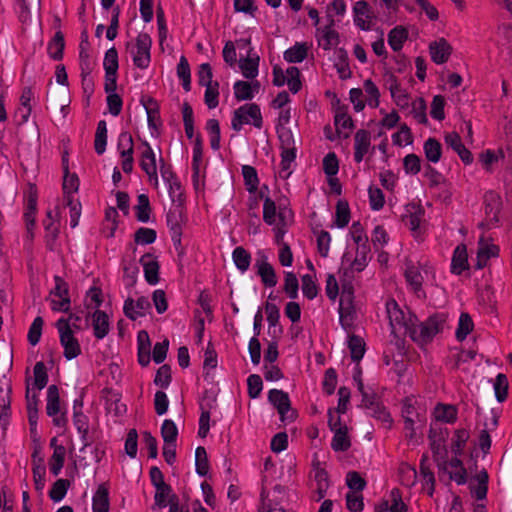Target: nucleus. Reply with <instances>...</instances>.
<instances>
[{
  "mask_svg": "<svg viewBox=\"0 0 512 512\" xmlns=\"http://www.w3.org/2000/svg\"><path fill=\"white\" fill-rule=\"evenodd\" d=\"M446 318L447 316L444 313L433 314L423 322H418L417 318L414 317V319L410 318L408 322H405L404 326L414 342L426 344L443 329Z\"/></svg>",
  "mask_w": 512,
  "mask_h": 512,
  "instance_id": "f257e3e1",
  "label": "nucleus"
},
{
  "mask_svg": "<svg viewBox=\"0 0 512 512\" xmlns=\"http://www.w3.org/2000/svg\"><path fill=\"white\" fill-rule=\"evenodd\" d=\"M252 123L256 128L262 127L260 107L255 104H245L234 111L231 126L234 131H240L244 124Z\"/></svg>",
  "mask_w": 512,
  "mask_h": 512,
  "instance_id": "f03ea898",
  "label": "nucleus"
},
{
  "mask_svg": "<svg viewBox=\"0 0 512 512\" xmlns=\"http://www.w3.org/2000/svg\"><path fill=\"white\" fill-rule=\"evenodd\" d=\"M354 289L350 282H344L341 285L339 315L340 323L344 329L352 326L355 317V308L353 304Z\"/></svg>",
  "mask_w": 512,
  "mask_h": 512,
  "instance_id": "7ed1b4c3",
  "label": "nucleus"
},
{
  "mask_svg": "<svg viewBox=\"0 0 512 512\" xmlns=\"http://www.w3.org/2000/svg\"><path fill=\"white\" fill-rule=\"evenodd\" d=\"M56 327L60 335L61 345L64 348V356L68 360L76 358L81 353V348L78 340L74 337L69 319L60 318L56 322Z\"/></svg>",
  "mask_w": 512,
  "mask_h": 512,
  "instance_id": "20e7f679",
  "label": "nucleus"
},
{
  "mask_svg": "<svg viewBox=\"0 0 512 512\" xmlns=\"http://www.w3.org/2000/svg\"><path fill=\"white\" fill-rule=\"evenodd\" d=\"M268 400L277 409L282 422L295 420L297 413L291 408L290 399L286 392L272 389L269 391Z\"/></svg>",
  "mask_w": 512,
  "mask_h": 512,
  "instance_id": "39448f33",
  "label": "nucleus"
},
{
  "mask_svg": "<svg viewBox=\"0 0 512 512\" xmlns=\"http://www.w3.org/2000/svg\"><path fill=\"white\" fill-rule=\"evenodd\" d=\"M105 92L115 91L117 88L118 53L115 47L108 49L104 56Z\"/></svg>",
  "mask_w": 512,
  "mask_h": 512,
  "instance_id": "423d86ee",
  "label": "nucleus"
},
{
  "mask_svg": "<svg viewBox=\"0 0 512 512\" xmlns=\"http://www.w3.org/2000/svg\"><path fill=\"white\" fill-rule=\"evenodd\" d=\"M47 415L53 417V424L58 427L66 425L65 413H61L59 390L56 385H50L47 389Z\"/></svg>",
  "mask_w": 512,
  "mask_h": 512,
  "instance_id": "0eeeda50",
  "label": "nucleus"
},
{
  "mask_svg": "<svg viewBox=\"0 0 512 512\" xmlns=\"http://www.w3.org/2000/svg\"><path fill=\"white\" fill-rule=\"evenodd\" d=\"M152 40L147 33H140L136 38L135 50L132 51L133 62L140 69H146L150 63Z\"/></svg>",
  "mask_w": 512,
  "mask_h": 512,
  "instance_id": "6e6552de",
  "label": "nucleus"
},
{
  "mask_svg": "<svg viewBox=\"0 0 512 512\" xmlns=\"http://www.w3.org/2000/svg\"><path fill=\"white\" fill-rule=\"evenodd\" d=\"M255 267L257 268V274L261 277L265 286L274 287L277 284V277L274 268L268 262V258L265 253L258 252Z\"/></svg>",
  "mask_w": 512,
  "mask_h": 512,
  "instance_id": "1a4fd4ad",
  "label": "nucleus"
},
{
  "mask_svg": "<svg viewBox=\"0 0 512 512\" xmlns=\"http://www.w3.org/2000/svg\"><path fill=\"white\" fill-rule=\"evenodd\" d=\"M499 255V247L490 243L483 235L478 241L477 261L475 264L476 269H483L490 258Z\"/></svg>",
  "mask_w": 512,
  "mask_h": 512,
  "instance_id": "9d476101",
  "label": "nucleus"
},
{
  "mask_svg": "<svg viewBox=\"0 0 512 512\" xmlns=\"http://www.w3.org/2000/svg\"><path fill=\"white\" fill-rule=\"evenodd\" d=\"M151 308V304L146 297H139L136 301L132 298H127L124 302V314L131 320H136L138 317H143Z\"/></svg>",
  "mask_w": 512,
  "mask_h": 512,
  "instance_id": "9b49d317",
  "label": "nucleus"
},
{
  "mask_svg": "<svg viewBox=\"0 0 512 512\" xmlns=\"http://www.w3.org/2000/svg\"><path fill=\"white\" fill-rule=\"evenodd\" d=\"M144 150L141 153V168L148 175L150 181L154 180L155 184L158 183L157 177V166H156V156L153 152L152 148L147 142L143 143Z\"/></svg>",
  "mask_w": 512,
  "mask_h": 512,
  "instance_id": "f8f14e48",
  "label": "nucleus"
},
{
  "mask_svg": "<svg viewBox=\"0 0 512 512\" xmlns=\"http://www.w3.org/2000/svg\"><path fill=\"white\" fill-rule=\"evenodd\" d=\"M484 204L486 218L490 222L498 224V215L502 207L500 195L495 193L494 191H488L484 196Z\"/></svg>",
  "mask_w": 512,
  "mask_h": 512,
  "instance_id": "ddd939ff",
  "label": "nucleus"
},
{
  "mask_svg": "<svg viewBox=\"0 0 512 512\" xmlns=\"http://www.w3.org/2000/svg\"><path fill=\"white\" fill-rule=\"evenodd\" d=\"M431 59L436 64H443L447 62L451 53L452 47L444 38L431 42L429 45Z\"/></svg>",
  "mask_w": 512,
  "mask_h": 512,
  "instance_id": "4468645a",
  "label": "nucleus"
},
{
  "mask_svg": "<svg viewBox=\"0 0 512 512\" xmlns=\"http://www.w3.org/2000/svg\"><path fill=\"white\" fill-rule=\"evenodd\" d=\"M371 146V134L369 131L360 129L354 136V160L360 163Z\"/></svg>",
  "mask_w": 512,
  "mask_h": 512,
  "instance_id": "2eb2a0df",
  "label": "nucleus"
},
{
  "mask_svg": "<svg viewBox=\"0 0 512 512\" xmlns=\"http://www.w3.org/2000/svg\"><path fill=\"white\" fill-rule=\"evenodd\" d=\"M140 263L144 268L146 281L151 285L157 284L159 282V263L156 258L152 254L146 253L141 257Z\"/></svg>",
  "mask_w": 512,
  "mask_h": 512,
  "instance_id": "dca6fc26",
  "label": "nucleus"
},
{
  "mask_svg": "<svg viewBox=\"0 0 512 512\" xmlns=\"http://www.w3.org/2000/svg\"><path fill=\"white\" fill-rule=\"evenodd\" d=\"M125 144L128 148L121 151V156L124 158L122 170L125 173H130L133 169V139L128 132H122L119 136V146H124Z\"/></svg>",
  "mask_w": 512,
  "mask_h": 512,
  "instance_id": "f3484780",
  "label": "nucleus"
},
{
  "mask_svg": "<svg viewBox=\"0 0 512 512\" xmlns=\"http://www.w3.org/2000/svg\"><path fill=\"white\" fill-rule=\"evenodd\" d=\"M445 142L461 158L465 164H470L473 160L471 152L464 146L458 133L452 132L445 135Z\"/></svg>",
  "mask_w": 512,
  "mask_h": 512,
  "instance_id": "a211bd4d",
  "label": "nucleus"
},
{
  "mask_svg": "<svg viewBox=\"0 0 512 512\" xmlns=\"http://www.w3.org/2000/svg\"><path fill=\"white\" fill-rule=\"evenodd\" d=\"M355 23L362 30L370 29V22L373 18L372 12L370 11L369 5L366 1H357L354 5Z\"/></svg>",
  "mask_w": 512,
  "mask_h": 512,
  "instance_id": "6ab92c4d",
  "label": "nucleus"
},
{
  "mask_svg": "<svg viewBox=\"0 0 512 512\" xmlns=\"http://www.w3.org/2000/svg\"><path fill=\"white\" fill-rule=\"evenodd\" d=\"M259 56L248 50L247 56L239 60V68L247 79H254L258 75Z\"/></svg>",
  "mask_w": 512,
  "mask_h": 512,
  "instance_id": "aec40b11",
  "label": "nucleus"
},
{
  "mask_svg": "<svg viewBox=\"0 0 512 512\" xmlns=\"http://www.w3.org/2000/svg\"><path fill=\"white\" fill-rule=\"evenodd\" d=\"M36 206H37L36 189L34 187H30V192H29V196H28V200H27V208H26V212L24 213L26 229H27V233H28L30 239L33 238L32 230L35 225Z\"/></svg>",
  "mask_w": 512,
  "mask_h": 512,
  "instance_id": "412c9836",
  "label": "nucleus"
},
{
  "mask_svg": "<svg viewBox=\"0 0 512 512\" xmlns=\"http://www.w3.org/2000/svg\"><path fill=\"white\" fill-rule=\"evenodd\" d=\"M92 326L97 339L104 338L109 332L108 315L99 309L92 314Z\"/></svg>",
  "mask_w": 512,
  "mask_h": 512,
  "instance_id": "4be33fe9",
  "label": "nucleus"
},
{
  "mask_svg": "<svg viewBox=\"0 0 512 512\" xmlns=\"http://www.w3.org/2000/svg\"><path fill=\"white\" fill-rule=\"evenodd\" d=\"M93 512H109V491L105 484H100L92 499Z\"/></svg>",
  "mask_w": 512,
  "mask_h": 512,
  "instance_id": "5701e85b",
  "label": "nucleus"
},
{
  "mask_svg": "<svg viewBox=\"0 0 512 512\" xmlns=\"http://www.w3.org/2000/svg\"><path fill=\"white\" fill-rule=\"evenodd\" d=\"M334 436L332 439L331 447L334 451H347L351 446V441L348 436L347 426H340L333 428Z\"/></svg>",
  "mask_w": 512,
  "mask_h": 512,
  "instance_id": "b1692460",
  "label": "nucleus"
},
{
  "mask_svg": "<svg viewBox=\"0 0 512 512\" xmlns=\"http://www.w3.org/2000/svg\"><path fill=\"white\" fill-rule=\"evenodd\" d=\"M468 268L467 249L464 244L458 245L454 251L451 263V271L455 274H461Z\"/></svg>",
  "mask_w": 512,
  "mask_h": 512,
  "instance_id": "393cba45",
  "label": "nucleus"
},
{
  "mask_svg": "<svg viewBox=\"0 0 512 512\" xmlns=\"http://www.w3.org/2000/svg\"><path fill=\"white\" fill-rule=\"evenodd\" d=\"M315 481L317 488L314 492L316 495L314 499L316 502H319L325 497L330 484L327 471L323 468H320L318 464L315 468Z\"/></svg>",
  "mask_w": 512,
  "mask_h": 512,
  "instance_id": "a878e982",
  "label": "nucleus"
},
{
  "mask_svg": "<svg viewBox=\"0 0 512 512\" xmlns=\"http://www.w3.org/2000/svg\"><path fill=\"white\" fill-rule=\"evenodd\" d=\"M477 484L474 485L472 482L470 483L471 494L477 500H483L486 498L487 490H488V473L486 470L480 471L476 475Z\"/></svg>",
  "mask_w": 512,
  "mask_h": 512,
  "instance_id": "bb28decb",
  "label": "nucleus"
},
{
  "mask_svg": "<svg viewBox=\"0 0 512 512\" xmlns=\"http://www.w3.org/2000/svg\"><path fill=\"white\" fill-rule=\"evenodd\" d=\"M181 216V212L178 209L170 210L167 214V224L170 227L172 233V240L175 244H180L181 242V226L179 222V218Z\"/></svg>",
  "mask_w": 512,
  "mask_h": 512,
  "instance_id": "cd10ccee",
  "label": "nucleus"
},
{
  "mask_svg": "<svg viewBox=\"0 0 512 512\" xmlns=\"http://www.w3.org/2000/svg\"><path fill=\"white\" fill-rule=\"evenodd\" d=\"M407 38V30L402 26H397L389 32L388 43L394 51H399L402 49L403 43Z\"/></svg>",
  "mask_w": 512,
  "mask_h": 512,
  "instance_id": "c85d7f7f",
  "label": "nucleus"
},
{
  "mask_svg": "<svg viewBox=\"0 0 512 512\" xmlns=\"http://www.w3.org/2000/svg\"><path fill=\"white\" fill-rule=\"evenodd\" d=\"M425 157L432 163H437L442 154V147L438 140L435 138H429L425 141L424 146Z\"/></svg>",
  "mask_w": 512,
  "mask_h": 512,
  "instance_id": "c756f323",
  "label": "nucleus"
},
{
  "mask_svg": "<svg viewBox=\"0 0 512 512\" xmlns=\"http://www.w3.org/2000/svg\"><path fill=\"white\" fill-rule=\"evenodd\" d=\"M308 47L305 43H296L284 52V59L289 63L302 62L307 57Z\"/></svg>",
  "mask_w": 512,
  "mask_h": 512,
  "instance_id": "7c9ffc66",
  "label": "nucleus"
},
{
  "mask_svg": "<svg viewBox=\"0 0 512 512\" xmlns=\"http://www.w3.org/2000/svg\"><path fill=\"white\" fill-rule=\"evenodd\" d=\"M65 47L64 36L62 32L55 33L53 39L48 45V53L54 60H61L63 58V51Z\"/></svg>",
  "mask_w": 512,
  "mask_h": 512,
  "instance_id": "2f4dec72",
  "label": "nucleus"
},
{
  "mask_svg": "<svg viewBox=\"0 0 512 512\" xmlns=\"http://www.w3.org/2000/svg\"><path fill=\"white\" fill-rule=\"evenodd\" d=\"M474 328V323L471 316L468 313H461L459 317L458 328L456 330V338L458 341H463L466 339L468 334L472 332Z\"/></svg>",
  "mask_w": 512,
  "mask_h": 512,
  "instance_id": "473e14b6",
  "label": "nucleus"
},
{
  "mask_svg": "<svg viewBox=\"0 0 512 512\" xmlns=\"http://www.w3.org/2000/svg\"><path fill=\"white\" fill-rule=\"evenodd\" d=\"M233 261L236 267L241 271L245 272L248 270L251 263L250 253L241 246L236 247L232 253Z\"/></svg>",
  "mask_w": 512,
  "mask_h": 512,
  "instance_id": "72a5a7b5",
  "label": "nucleus"
},
{
  "mask_svg": "<svg viewBox=\"0 0 512 512\" xmlns=\"http://www.w3.org/2000/svg\"><path fill=\"white\" fill-rule=\"evenodd\" d=\"M348 347L351 352L352 360L355 362H359L365 353L364 340L357 335H351L348 341Z\"/></svg>",
  "mask_w": 512,
  "mask_h": 512,
  "instance_id": "f704fd0d",
  "label": "nucleus"
},
{
  "mask_svg": "<svg viewBox=\"0 0 512 512\" xmlns=\"http://www.w3.org/2000/svg\"><path fill=\"white\" fill-rule=\"evenodd\" d=\"M195 467L196 472L200 476H206L209 471V462L206 449L202 446L196 448L195 451Z\"/></svg>",
  "mask_w": 512,
  "mask_h": 512,
  "instance_id": "c9c22d12",
  "label": "nucleus"
},
{
  "mask_svg": "<svg viewBox=\"0 0 512 512\" xmlns=\"http://www.w3.org/2000/svg\"><path fill=\"white\" fill-rule=\"evenodd\" d=\"M65 447L64 446H55V450L50 459V471L53 475L57 476L61 469L63 468L65 461Z\"/></svg>",
  "mask_w": 512,
  "mask_h": 512,
  "instance_id": "e433bc0d",
  "label": "nucleus"
},
{
  "mask_svg": "<svg viewBox=\"0 0 512 512\" xmlns=\"http://www.w3.org/2000/svg\"><path fill=\"white\" fill-rule=\"evenodd\" d=\"M405 277L407 282L420 297L419 293L422 292L423 277L418 268L415 266H408L405 271Z\"/></svg>",
  "mask_w": 512,
  "mask_h": 512,
  "instance_id": "4c0bfd02",
  "label": "nucleus"
},
{
  "mask_svg": "<svg viewBox=\"0 0 512 512\" xmlns=\"http://www.w3.org/2000/svg\"><path fill=\"white\" fill-rule=\"evenodd\" d=\"M456 408L452 405L438 404L435 408V418L438 421L452 423L456 419Z\"/></svg>",
  "mask_w": 512,
  "mask_h": 512,
  "instance_id": "58836bf2",
  "label": "nucleus"
},
{
  "mask_svg": "<svg viewBox=\"0 0 512 512\" xmlns=\"http://www.w3.org/2000/svg\"><path fill=\"white\" fill-rule=\"evenodd\" d=\"M350 220V209L347 201L339 200L336 205V220L335 224L339 228L348 225Z\"/></svg>",
  "mask_w": 512,
  "mask_h": 512,
  "instance_id": "ea45409f",
  "label": "nucleus"
},
{
  "mask_svg": "<svg viewBox=\"0 0 512 512\" xmlns=\"http://www.w3.org/2000/svg\"><path fill=\"white\" fill-rule=\"evenodd\" d=\"M334 24V20H330V24L326 26L323 30V37L319 41V45L323 47L325 50H329L332 46L337 45L338 43V33L332 29Z\"/></svg>",
  "mask_w": 512,
  "mask_h": 512,
  "instance_id": "a19ab883",
  "label": "nucleus"
},
{
  "mask_svg": "<svg viewBox=\"0 0 512 512\" xmlns=\"http://www.w3.org/2000/svg\"><path fill=\"white\" fill-rule=\"evenodd\" d=\"M138 203L135 207L136 217L140 222H148L150 218V203L149 198L145 194L138 196Z\"/></svg>",
  "mask_w": 512,
  "mask_h": 512,
  "instance_id": "79ce46f5",
  "label": "nucleus"
},
{
  "mask_svg": "<svg viewBox=\"0 0 512 512\" xmlns=\"http://www.w3.org/2000/svg\"><path fill=\"white\" fill-rule=\"evenodd\" d=\"M431 449L433 452V456L435 461L438 464L439 470L446 471L447 470V461H446V455L447 451L442 445L441 441L433 440L431 442Z\"/></svg>",
  "mask_w": 512,
  "mask_h": 512,
  "instance_id": "37998d69",
  "label": "nucleus"
},
{
  "mask_svg": "<svg viewBox=\"0 0 512 512\" xmlns=\"http://www.w3.org/2000/svg\"><path fill=\"white\" fill-rule=\"evenodd\" d=\"M335 126L337 133H342L343 131H347L344 133V138L349 137V131L352 130L354 124L353 120L350 116H348L345 112H338L335 115Z\"/></svg>",
  "mask_w": 512,
  "mask_h": 512,
  "instance_id": "c03bdc74",
  "label": "nucleus"
},
{
  "mask_svg": "<svg viewBox=\"0 0 512 512\" xmlns=\"http://www.w3.org/2000/svg\"><path fill=\"white\" fill-rule=\"evenodd\" d=\"M107 144V126L104 120L98 123L95 135V151L98 154L104 153Z\"/></svg>",
  "mask_w": 512,
  "mask_h": 512,
  "instance_id": "a18cd8bd",
  "label": "nucleus"
},
{
  "mask_svg": "<svg viewBox=\"0 0 512 512\" xmlns=\"http://www.w3.org/2000/svg\"><path fill=\"white\" fill-rule=\"evenodd\" d=\"M161 436L164 443H176L178 429L172 420L166 419L163 421L161 426Z\"/></svg>",
  "mask_w": 512,
  "mask_h": 512,
  "instance_id": "49530a36",
  "label": "nucleus"
},
{
  "mask_svg": "<svg viewBox=\"0 0 512 512\" xmlns=\"http://www.w3.org/2000/svg\"><path fill=\"white\" fill-rule=\"evenodd\" d=\"M508 379L505 374H498L494 382L495 396L498 402H503L508 394Z\"/></svg>",
  "mask_w": 512,
  "mask_h": 512,
  "instance_id": "de8ad7c7",
  "label": "nucleus"
},
{
  "mask_svg": "<svg viewBox=\"0 0 512 512\" xmlns=\"http://www.w3.org/2000/svg\"><path fill=\"white\" fill-rule=\"evenodd\" d=\"M70 486V481L67 479H58L52 486L49 496L54 502H59L64 498Z\"/></svg>",
  "mask_w": 512,
  "mask_h": 512,
  "instance_id": "09e8293b",
  "label": "nucleus"
},
{
  "mask_svg": "<svg viewBox=\"0 0 512 512\" xmlns=\"http://www.w3.org/2000/svg\"><path fill=\"white\" fill-rule=\"evenodd\" d=\"M242 175L244 177L247 190L249 192L256 191L259 184L256 169L252 166L244 165L242 167Z\"/></svg>",
  "mask_w": 512,
  "mask_h": 512,
  "instance_id": "8fccbe9b",
  "label": "nucleus"
},
{
  "mask_svg": "<svg viewBox=\"0 0 512 512\" xmlns=\"http://www.w3.org/2000/svg\"><path fill=\"white\" fill-rule=\"evenodd\" d=\"M369 251L370 248L366 243L359 245L356 250V257L351 263L352 268L358 272L362 271L367 264V256Z\"/></svg>",
  "mask_w": 512,
  "mask_h": 512,
  "instance_id": "3c124183",
  "label": "nucleus"
},
{
  "mask_svg": "<svg viewBox=\"0 0 512 512\" xmlns=\"http://www.w3.org/2000/svg\"><path fill=\"white\" fill-rule=\"evenodd\" d=\"M64 180H63V190L65 194V198L67 199L71 193L77 192L79 189V179L76 174H69L68 166L64 167Z\"/></svg>",
  "mask_w": 512,
  "mask_h": 512,
  "instance_id": "603ef678",
  "label": "nucleus"
},
{
  "mask_svg": "<svg viewBox=\"0 0 512 512\" xmlns=\"http://www.w3.org/2000/svg\"><path fill=\"white\" fill-rule=\"evenodd\" d=\"M34 372V385L38 390H42L48 382V375L45 364L43 362H37L33 369Z\"/></svg>",
  "mask_w": 512,
  "mask_h": 512,
  "instance_id": "864d4df0",
  "label": "nucleus"
},
{
  "mask_svg": "<svg viewBox=\"0 0 512 512\" xmlns=\"http://www.w3.org/2000/svg\"><path fill=\"white\" fill-rule=\"evenodd\" d=\"M283 289L291 299L298 297L299 284L298 279L293 272L285 273V283Z\"/></svg>",
  "mask_w": 512,
  "mask_h": 512,
  "instance_id": "5fc2aeb1",
  "label": "nucleus"
},
{
  "mask_svg": "<svg viewBox=\"0 0 512 512\" xmlns=\"http://www.w3.org/2000/svg\"><path fill=\"white\" fill-rule=\"evenodd\" d=\"M43 323L42 317L38 316L34 319L29 328L28 341L32 346H35L40 341Z\"/></svg>",
  "mask_w": 512,
  "mask_h": 512,
  "instance_id": "6e6d98bb",
  "label": "nucleus"
},
{
  "mask_svg": "<svg viewBox=\"0 0 512 512\" xmlns=\"http://www.w3.org/2000/svg\"><path fill=\"white\" fill-rule=\"evenodd\" d=\"M205 95L204 100L206 105L210 108H216L218 106V96H219V84L218 82H214L211 85H205Z\"/></svg>",
  "mask_w": 512,
  "mask_h": 512,
  "instance_id": "4d7b16f0",
  "label": "nucleus"
},
{
  "mask_svg": "<svg viewBox=\"0 0 512 512\" xmlns=\"http://www.w3.org/2000/svg\"><path fill=\"white\" fill-rule=\"evenodd\" d=\"M235 98L239 101L251 100L254 95L251 91V85L246 81H237L234 84Z\"/></svg>",
  "mask_w": 512,
  "mask_h": 512,
  "instance_id": "13d9d810",
  "label": "nucleus"
},
{
  "mask_svg": "<svg viewBox=\"0 0 512 512\" xmlns=\"http://www.w3.org/2000/svg\"><path fill=\"white\" fill-rule=\"evenodd\" d=\"M277 134L280 140L281 148L296 147V138L293 132L285 127H277Z\"/></svg>",
  "mask_w": 512,
  "mask_h": 512,
  "instance_id": "bf43d9fd",
  "label": "nucleus"
},
{
  "mask_svg": "<svg viewBox=\"0 0 512 512\" xmlns=\"http://www.w3.org/2000/svg\"><path fill=\"white\" fill-rule=\"evenodd\" d=\"M206 128L211 135V148L218 150L220 148V126L216 119H210L207 121Z\"/></svg>",
  "mask_w": 512,
  "mask_h": 512,
  "instance_id": "052dcab7",
  "label": "nucleus"
},
{
  "mask_svg": "<svg viewBox=\"0 0 512 512\" xmlns=\"http://www.w3.org/2000/svg\"><path fill=\"white\" fill-rule=\"evenodd\" d=\"M156 239V231L151 228H139L134 234V240L137 244H151Z\"/></svg>",
  "mask_w": 512,
  "mask_h": 512,
  "instance_id": "680f3d73",
  "label": "nucleus"
},
{
  "mask_svg": "<svg viewBox=\"0 0 512 512\" xmlns=\"http://www.w3.org/2000/svg\"><path fill=\"white\" fill-rule=\"evenodd\" d=\"M364 90L369 96L368 105L376 108L379 105L380 92L371 79L364 81Z\"/></svg>",
  "mask_w": 512,
  "mask_h": 512,
  "instance_id": "e2e57ef3",
  "label": "nucleus"
},
{
  "mask_svg": "<svg viewBox=\"0 0 512 512\" xmlns=\"http://www.w3.org/2000/svg\"><path fill=\"white\" fill-rule=\"evenodd\" d=\"M287 84L291 92L297 93L301 89L300 71L297 67L291 66L286 71Z\"/></svg>",
  "mask_w": 512,
  "mask_h": 512,
  "instance_id": "0e129e2a",
  "label": "nucleus"
},
{
  "mask_svg": "<svg viewBox=\"0 0 512 512\" xmlns=\"http://www.w3.org/2000/svg\"><path fill=\"white\" fill-rule=\"evenodd\" d=\"M346 484L351 490L360 492L365 488L366 481L358 472L350 471L346 476Z\"/></svg>",
  "mask_w": 512,
  "mask_h": 512,
  "instance_id": "69168bd1",
  "label": "nucleus"
},
{
  "mask_svg": "<svg viewBox=\"0 0 512 512\" xmlns=\"http://www.w3.org/2000/svg\"><path fill=\"white\" fill-rule=\"evenodd\" d=\"M444 106H445V99L441 95H436L433 97L432 103H431V116L436 120H443L445 117L444 114Z\"/></svg>",
  "mask_w": 512,
  "mask_h": 512,
  "instance_id": "338daca9",
  "label": "nucleus"
},
{
  "mask_svg": "<svg viewBox=\"0 0 512 512\" xmlns=\"http://www.w3.org/2000/svg\"><path fill=\"white\" fill-rule=\"evenodd\" d=\"M171 382V369L169 365H162L155 376L154 383L162 388H167Z\"/></svg>",
  "mask_w": 512,
  "mask_h": 512,
  "instance_id": "774afa93",
  "label": "nucleus"
}]
</instances>
